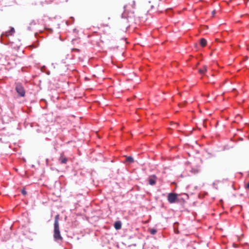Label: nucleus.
Listing matches in <instances>:
<instances>
[{"instance_id":"obj_1","label":"nucleus","mask_w":249,"mask_h":249,"mask_svg":"<svg viewBox=\"0 0 249 249\" xmlns=\"http://www.w3.org/2000/svg\"><path fill=\"white\" fill-rule=\"evenodd\" d=\"M16 90L20 96L24 97L25 96V91L21 83H17L16 84Z\"/></svg>"},{"instance_id":"obj_2","label":"nucleus","mask_w":249,"mask_h":249,"mask_svg":"<svg viewBox=\"0 0 249 249\" xmlns=\"http://www.w3.org/2000/svg\"><path fill=\"white\" fill-rule=\"evenodd\" d=\"M178 195L175 193H171L168 195L167 200L170 203H174L178 202Z\"/></svg>"},{"instance_id":"obj_3","label":"nucleus","mask_w":249,"mask_h":249,"mask_svg":"<svg viewBox=\"0 0 249 249\" xmlns=\"http://www.w3.org/2000/svg\"><path fill=\"white\" fill-rule=\"evenodd\" d=\"M53 237L55 240H62V238L60 235L59 226H54Z\"/></svg>"},{"instance_id":"obj_4","label":"nucleus","mask_w":249,"mask_h":249,"mask_svg":"<svg viewBox=\"0 0 249 249\" xmlns=\"http://www.w3.org/2000/svg\"><path fill=\"white\" fill-rule=\"evenodd\" d=\"M14 32H15V30H14V28H11L9 31H7V32H5L4 33H3L1 35L2 41H3L4 37H7L13 35V34L14 33Z\"/></svg>"},{"instance_id":"obj_5","label":"nucleus","mask_w":249,"mask_h":249,"mask_svg":"<svg viewBox=\"0 0 249 249\" xmlns=\"http://www.w3.org/2000/svg\"><path fill=\"white\" fill-rule=\"evenodd\" d=\"M157 177L155 175H152L149 177L148 178L149 184L151 185H154L156 184Z\"/></svg>"},{"instance_id":"obj_6","label":"nucleus","mask_w":249,"mask_h":249,"mask_svg":"<svg viewBox=\"0 0 249 249\" xmlns=\"http://www.w3.org/2000/svg\"><path fill=\"white\" fill-rule=\"evenodd\" d=\"M114 227L115 229L117 230L121 229V228L122 227L121 222L120 221L115 222L114 224Z\"/></svg>"},{"instance_id":"obj_7","label":"nucleus","mask_w":249,"mask_h":249,"mask_svg":"<svg viewBox=\"0 0 249 249\" xmlns=\"http://www.w3.org/2000/svg\"><path fill=\"white\" fill-rule=\"evenodd\" d=\"M200 44L202 47H205L207 44L206 40L204 38L201 39L200 40Z\"/></svg>"},{"instance_id":"obj_8","label":"nucleus","mask_w":249,"mask_h":249,"mask_svg":"<svg viewBox=\"0 0 249 249\" xmlns=\"http://www.w3.org/2000/svg\"><path fill=\"white\" fill-rule=\"evenodd\" d=\"M207 71L206 66H204L202 69L199 70V72L200 74H204Z\"/></svg>"},{"instance_id":"obj_9","label":"nucleus","mask_w":249,"mask_h":249,"mask_svg":"<svg viewBox=\"0 0 249 249\" xmlns=\"http://www.w3.org/2000/svg\"><path fill=\"white\" fill-rule=\"evenodd\" d=\"M58 220H59V215L57 214L55 216V221L54 223V226H59V223H58Z\"/></svg>"},{"instance_id":"obj_10","label":"nucleus","mask_w":249,"mask_h":249,"mask_svg":"<svg viewBox=\"0 0 249 249\" xmlns=\"http://www.w3.org/2000/svg\"><path fill=\"white\" fill-rule=\"evenodd\" d=\"M60 160L61 163H66V162H67V160H68L67 159L66 157H64L63 156L61 157Z\"/></svg>"},{"instance_id":"obj_11","label":"nucleus","mask_w":249,"mask_h":249,"mask_svg":"<svg viewBox=\"0 0 249 249\" xmlns=\"http://www.w3.org/2000/svg\"><path fill=\"white\" fill-rule=\"evenodd\" d=\"M126 161L129 162H132L133 161V159L131 157H128L126 158Z\"/></svg>"},{"instance_id":"obj_12","label":"nucleus","mask_w":249,"mask_h":249,"mask_svg":"<svg viewBox=\"0 0 249 249\" xmlns=\"http://www.w3.org/2000/svg\"><path fill=\"white\" fill-rule=\"evenodd\" d=\"M150 232L152 234H155L157 232V230L154 229H152L150 230Z\"/></svg>"},{"instance_id":"obj_13","label":"nucleus","mask_w":249,"mask_h":249,"mask_svg":"<svg viewBox=\"0 0 249 249\" xmlns=\"http://www.w3.org/2000/svg\"><path fill=\"white\" fill-rule=\"evenodd\" d=\"M21 193L23 195H25L26 194V192L25 190H22Z\"/></svg>"},{"instance_id":"obj_14","label":"nucleus","mask_w":249,"mask_h":249,"mask_svg":"<svg viewBox=\"0 0 249 249\" xmlns=\"http://www.w3.org/2000/svg\"><path fill=\"white\" fill-rule=\"evenodd\" d=\"M245 188H246V189H249V183H248L247 184H246V185H245Z\"/></svg>"}]
</instances>
